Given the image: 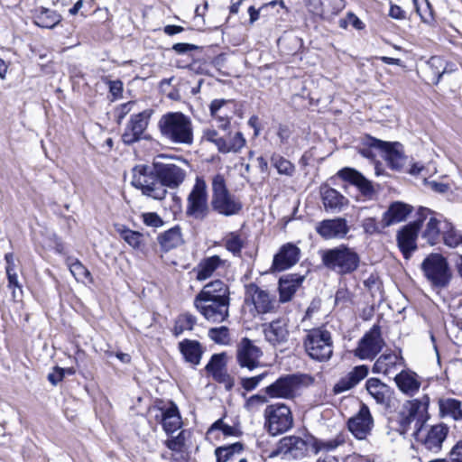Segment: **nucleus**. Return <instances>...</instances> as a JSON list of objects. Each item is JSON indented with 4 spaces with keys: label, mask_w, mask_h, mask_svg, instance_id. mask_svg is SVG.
<instances>
[{
    "label": "nucleus",
    "mask_w": 462,
    "mask_h": 462,
    "mask_svg": "<svg viewBox=\"0 0 462 462\" xmlns=\"http://www.w3.org/2000/svg\"><path fill=\"white\" fill-rule=\"evenodd\" d=\"M162 138L173 144L190 145L193 143V124L189 116L181 112H168L158 121Z\"/></svg>",
    "instance_id": "f257e3e1"
},
{
    "label": "nucleus",
    "mask_w": 462,
    "mask_h": 462,
    "mask_svg": "<svg viewBox=\"0 0 462 462\" xmlns=\"http://www.w3.org/2000/svg\"><path fill=\"white\" fill-rule=\"evenodd\" d=\"M320 256L323 265L339 275L354 273L360 263L358 254L353 248L344 245L324 250L320 253Z\"/></svg>",
    "instance_id": "f03ea898"
},
{
    "label": "nucleus",
    "mask_w": 462,
    "mask_h": 462,
    "mask_svg": "<svg viewBox=\"0 0 462 462\" xmlns=\"http://www.w3.org/2000/svg\"><path fill=\"white\" fill-rule=\"evenodd\" d=\"M211 207L217 214L225 217L238 215L243 208L242 201L229 192L221 174H217L212 180Z\"/></svg>",
    "instance_id": "7ed1b4c3"
},
{
    "label": "nucleus",
    "mask_w": 462,
    "mask_h": 462,
    "mask_svg": "<svg viewBox=\"0 0 462 462\" xmlns=\"http://www.w3.org/2000/svg\"><path fill=\"white\" fill-rule=\"evenodd\" d=\"M132 185L142 193L153 199H163L167 189L162 188L160 178L156 173L155 164L152 167L137 165L133 170Z\"/></svg>",
    "instance_id": "20e7f679"
},
{
    "label": "nucleus",
    "mask_w": 462,
    "mask_h": 462,
    "mask_svg": "<svg viewBox=\"0 0 462 462\" xmlns=\"http://www.w3.org/2000/svg\"><path fill=\"white\" fill-rule=\"evenodd\" d=\"M303 346L308 356L319 362L329 360L333 354L331 333L324 328L309 330L304 337Z\"/></svg>",
    "instance_id": "39448f33"
},
{
    "label": "nucleus",
    "mask_w": 462,
    "mask_h": 462,
    "mask_svg": "<svg viewBox=\"0 0 462 462\" xmlns=\"http://www.w3.org/2000/svg\"><path fill=\"white\" fill-rule=\"evenodd\" d=\"M421 270L434 288H446L451 280L452 274L445 257L439 254L428 255L421 263Z\"/></svg>",
    "instance_id": "423d86ee"
},
{
    "label": "nucleus",
    "mask_w": 462,
    "mask_h": 462,
    "mask_svg": "<svg viewBox=\"0 0 462 462\" xmlns=\"http://www.w3.org/2000/svg\"><path fill=\"white\" fill-rule=\"evenodd\" d=\"M208 186L202 177H197L187 197L186 215L196 220H203L209 214Z\"/></svg>",
    "instance_id": "0eeeda50"
},
{
    "label": "nucleus",
    "mask_w": 462,
    "mask_h": 462,
    "mask_svg": "<svg viewBox=\"0 0 462 462\" xmlns=\"http://www.w3.org/2000/svg\"><path fill=\"white\" fill-rule=\"evenodd\" d=\"M448 432L449 428L443 423L431 426L420 425L414 430L413 436L423 448L437 454L442 449Z\"/></svg>",
    "instance_id": "6e6552de"
},
{
    "label": "nucleus",
    "mask_w": 462,
    "mask_h": 462,
    "mask_svg": "<svg viewBox=\"0 0 462 462\" xmlns=\"http://www.w3.org/2000/svg\"><path fill=\"white\" fill-rule=\"evenodd\" d=\"M263 415L264 426L273 436L289 430L293 425L291 409L283 403L268 405Z\"/></svg>",
    "instance_id": "1a4fd4ad"
},
{
    "label": "nucleus",
    "mask_w": 462,
    "mask_h": 462,
    "mask_svg": "<svg viewBox=\"0 0 462 462\" xmlns=\"http://www.w3.org/2000/svg\"><path fill=\"white\" fill-rule=\"evenodd\" d=\"M418 218L415 222H419V229L426 221L425 226L421 232V237L429 245H435L442 237L443 224L448 222L446 218L427 208H420L417 212Z\"/></svg>",
    "instance_id": "9d476101"
},
{
    "label": "nucleus",
    "mask_w": 462,
    "mask_h": 462,
    "mask_svg": "<svg viewBox=\"0 0 462 462\" xmlns=\"http://www.w3.org/2000/svg\"><path fill=\"white\" fill-rule=\"evenodd\" d=\"M230 301L195 297L196 310L209 322L221 323L229 316Z\"/></svg>",
    "instance_id": "9b49d317"
},
{
    "label": "nucleus",
    "mask_w": 462,
    "mask_h": 462,
    "mask_svg": "<svg viewBox=\"0 0 462 462\" xmlns=\"http://www.w3.org/2000/svg\"><path fill=\"white\" fill-rule=\"evenodd\" d=\"M302 383L300 375L287 374L281 376L265 388V393L271 398L293 399Z\"/></svg>",
    "instance_id": "f8f14e48"
},
{
    "label": "nucleus",
    "mask_w": 462,
    "mask_h": 462,
    "mask_svg": "<svg viewBox=\"0 0 462 462\" xmlns=\"http://www.w3.org/2000/svg\"><path fill=\"white\" fill-rule=\"evenodd\" d=\"M428 409V399L426 401L412 400L404 407L400 417V425L403 431L413 427L416 430L420 425H424L425 414Z\"/></svg>",
    "instance_id": "ddd939ff"
},
{
    "label": "nucleus",
    "mask_w": 462,
    "mask_h": 462,
    "mask_svg": "<svg viewBox=\"0 0 462 462\" xmlns=\"http://www.w3.org/2000/svg\"><path fill=\"white\" fill-rule=\"evenodd\" d=\"M374 427V418L367 405L362 403L359 411L347 420V429L358 440L366 439Z\"/></svg>",
    "instance_id": "4468645a"
},
{
    "label": "nucleus",
    "mask_w": 462,
    "mask_h": 462,
    "mask_svg": "<svg viewBox=\"0 0 462 462\" xmlns=\"http://www.w3.org/2000/svg\"><path fill=\"white\" fill-rule=\"evenodd\" d=\"M152 113V109H145L131 116L121 136L125 144H133L143 138Z\"/></svg>",
    "instance_id": "2eb2a0df"
},
{
    "label": "nucleus",
    "mask_w": 462,
    "mask_h": 462,
    "mask_svg": "<svg viewBox=\"0 0 462 462\" xmlns=\"http://www.w3.org/2000/svg\"><path fill=\"white\" fill-rule=\"evenodd\" d=\"M308 450L306 440L298 436H287L281 439L277 447L269 454V457L282 456L285 459L303 457Z\"/></svg>",
    "instance_id": "dca6fc26"
},
{
    "label": "nucleus",
    "mask_w": 462,
    "mask_h": 462,
    "mask_svg": "<svg viewBox=\"0 0 462 462\" xmlns=\"http://www.w3.org/2000/svg\"><path fill=\"white\" fill-rule=\"evenodd\" d=\"M208 107L217 126L224 131L228 130L230 121L236 112V102L233 99L216 98L210 102Z\"/></svg>",
    "instance_id": "f3484780"
},
{
    "label": "nucleus",
    "mask_w": 462,
    "mask_h": 462,
    "mask_svg": "<svg viewBox=\"0 0 462 462\" xmlns=\"http://www.w3.org/2000/svg\"><path fill=\"white\" fill-rule=\"evenodd\" d=\"M383 345L380 328L374 325L360 340L355 355L360 359H374Z\"/></svg>",
    "instance_id": "a211bd4d"
},
{
    "label": "nucleus",
    "mask_w": 462,
    "mask_h": 462,
    "mask_svg": "<svg viewBox=\"0 0 462 462\" xmlns=\"http://www.w3.org/2000/svg\"><path fill=\"white\" fill-rule=\"evenodd\" d=\"M265 340L273 346L286 344L290 337L289 319L285 317L276 319L263 325Z\"/></svg>",
    "instance_id": "6ab92c4d"
},
{
    "label": "nucleus",
    "mask_w": 462,
    "mask_h": 462,
    "mask_svg": "<svg viewBox=\"0 0 462 462\" xmlns=\"http://www.w3.org/2000/svg\"><path fill=\"white\" fill-rule=\"evenodd\" d=\"M154 164L163 189H176L184 181L186 171L181 167L174 163L154 162Z\"/></svg>",
    "instance_id": "aec40b11"
},
{
    "label": "nucleus",
    "mask_w": 462,
    "mask_h": 462,
    "mask_svg": "<svg viewBox=\"0 0 462 462\" xmlns=\"http://www.w3.org/2000/svg\"><path fill=\"white\" fill-rule=\"evenodd\" d=\"M262 355V350L246 337L243 338L237 346V362L241 367H245L249 371L260 365L259 359Z\"/></svg>",
    "instance_id": "412c9836"
},
{
    "label": "nucleus",
    "mask_w": 462,
    "mask_h": 462,
    "mask_svg": "<svg viewBox=\"0 0 462 462\" xmlns=\"http://www.w3.org/2000/svg\"><path fill=\"white\" fill-rule=\"evenodd\" d=\"M245 300H251L256 312L259 314L272 312L275 308L274 297L254 283L246 287Z\"/></svg>",
    "instance_id": "4be33fe9"
},
{
    "label": "nucleus",
    "mask_w": 462,
    "mask_h": 462,
    "mask_svg": "<svg viewBox=\"0 0 462 462\" xmlns=\"http://www.w3.org/2000/svg\"><path fill=\"white\" fill-rule=\"evenodd\" d=\"M300 255V248L292 243H287L274 255L272 269L277 272L285 271L298 263Z\"/></svg>",
    "instance_id": "5701e85b"
},
{
    "label": "nucleus",
    "mask_w": 462,
    "mask_h": 462,
    "mask_svg": "<svg viewBox=\"0 0 462 462\" xmlns=\"http://www.w3.org/2000/svg\"><path fill=\"white\" fill-rule=\"evenodd\" d=\"M317 233L324 239L343 238L349 232L346 220L342 217L325 219L316 227Z\"/></svg>",
    "instance_id": "b1692460"
},
{
    "label": "nucleus",
    "mask_w": 462,
    "mask_h": 462,
    "mask_svg": "<svg viewBox=\"0 0 462 462\" xmlns=\"http://www.w3.org/2000/svg\"><path fill=\"white\" fill-rule=\"evenodd\" d=\"M419 232V222H412L403 226L397 234V243L405 258H409L416 250V238Z\"/></svg>",
    "instance_id": "393cba45"
},
{
    "label": "nucleus",
    "mask_w": 462,
    "mask_h": 462,
    "mask_svg": "<svg viewBox=\"0 0 462 462\" xmlns=\"http://www.w3.org/2000/svg\"><path fill=\"white\" fill-rule=\"evenodd\" d=\"M160 414L156 415V419L160 420L164 431L170 435L180 430L182 426L181 417L179 409L173 402L169 407L159 409Z\"/></svg>",
    "instance_id": "a878e982"
},
{
    "label": "nucleus",
    "mask_w": 462,
    "mask_h": 462,
    "mask_svg": "<svg viewBox=\"0 0 462 462\" xmlns=\"http://www.w3.org/2000/svg\"><path fill=\"white\" fill-rule=\"evenodd\" d=\"M368 374V366L361 365L355 366L346 376L342 377L333 388L335 394L346 392L357 385Z\"/></svg>",
    "instance_id": "bb28decb"
},
{
    "label": "nucleus",
    "mask_w": 462,
    "mask_h": 462,
    "mask_svg": "<svg viewBox=\"0 0 462 462\" xmlns=\"http://www.w3.org/2000/svg\"><path fill=\"white\" fill-rule=\"evenodd\" d=\"M412 210L411 206L401 201L392 203L388 209L383 213L382 217L383 227L390 226L392 225L406 220L407 217Z\"/></svg>",
    "instance_id": "cd10ccee"
},
{
    "label": "nucleus",
    "mask_w": 462,
    "mask_h": 462,
    "mask_svg": "<svg viewBox=\"0 0 462 462\" xmlns=\"http://www.w3.org/2000/svg\"><path fill=\"white\" fill-rule=\"evenodd\" d=\"M338 176L349 183L356 186L361 193L365 197H371L374 192L371 181H369L360 172L354 169L344 168L338 171Z\"/></svg>",
    "instance_id": "c85d7f7f"
},
{
    "label": "nucleus",
    "mask_w": 462,
    "mask_h": 462,
    "mask_svg": "<svg viewBox=\"0 0 462 462\" xmlns=\"http://www.w3.org/2000/svg\"><path fill=\"white\" fill-rule=\"evenodd\" d=\"M382 154L387 162V164L393 170H401L406 162L403 147L398 142H386V145L383 148Z\"/></svg>",
    "instance_id": "c756f323"
},
{
    "label": "nucleus",
    "mask_w": 462,
    "mask_h": 462,
    "mask_svg": "<svg viewBox=\"0 0 462 462\" xmlns=\"http://www.w3.org/2000/svg\"><path fill=\"white\" fill-rule=\"evenodd\" d=\"M365 387L378 404L389 406L393 392L387 384L377 378H369L365 383Z\"/></svg>",
    "instance_id": "7c9ffc66"
},
{
    "label": "nucleus",
    "mask_w": 462,
    "mask_h": 462,
    "mask_svg": "<svg viewBox=\"0 0 462 462\" xmlns=\"http://www.w3.org/2000/svg\"><path fill=\"white\" fill-rule=\"evenodd\" d=\"M403 364L402 356L395 353L383 354L375 361L373 366V372L390 375L397 371Z\"/></svg>",
    "instance_id": "2f4dec72"
},
{
    "label": "nucleus",
    "mask_w": 462,
    "mask_h": 462,
    "mask_svg": "<svg viewBox=\"0 0 462 462\" xmlns=\"http://www.w3.org/2000/svg\"><path fill=\"white\" fill-rule=\"evenodd\" d=\"M196 297L205 298L206 300L208 299H216L230 301L229 288L220 280H216L206 284Z\"/></svg>",
    "instance_id": "473e14b6"
},
{
    "label": "nucleus",
    "mask_w": 462,
    "mask_h": 462,
    "mask_svg": "<svg viewBox=\"0 0 462 462\" xmlns=\"http://www.w3.org/2000/svg\"><path fill=\"white\" fill-rule=\"evenodd\" d=\"M303 280L304 277L298 274H290L281 278L279 282L280 300L282 302L291 300Z\"/></svg>",
    "instance_id": "72a5a7b5"
},
{
    "label": "nucleus",
    "mask_w": 462,
    "mask_h": 462,
    "mask_svg": "<svg viewBox=\"0 0 462 462\" xmlns=\"http://www.w3.org/2000/svg\"><path fill=\"white\" fill-rule=\"evenodd\" d=\"M223 263L224 261L218 255L202 259L193 270L196 273V279L201 282L210 278Z\"/></svg>",
    "instance_id": "f704fd0d"
},
{
    "label": "nucleus",
    "mask_w": 462,
    "mask_h": 462,
    "mask_svg": "<svg viewBox=\"0 0 462 462\" xmlns=\"http://www.w3.org/2000/svg\"><path fill=\"white\" fill-rule=\"evenodd\" d=\"M398 388L407 395H414L420 387L418 375L411 371H402L395 375Z\"/></svg>",
    "instance_id": "c9c22d12"
},
{
    "label": "nucleus",
    "mask_w": 462,
    "mask_h": 462,
    "mask_svg": "<svg viewBox=\"0 0 462 462\" xmlns=\"http://www.w3.org/2000/svg\"><path fill=\"white\" fill-rule=\"evenodd\" d=\"M33 20L39 27L52 29L61 21V15L55 10L41 6L34 10Z\"/></svg>",
    "instance_id": "e433bc0d"
},
{
    "label": "nucleus",
    "mask_w": 462,
    "mask_h": 462,
    "mask_svg": "<svg viewBox=\"0 0 462 462\" xmlns=\"http://www.w3.org/2000/svg\"><path fill=\"white\" fill-rule=\"evenodd\" d=\"M5 273L8 280V288L13 290V298L18 300L21 298L23 291L19 283L18 276L15 272L14 257L12 253H7L5 255Z\"/></svg>",
    "instance_id": "4c0bfd02"
},
{
    "label": "nucleus",
    "mask_w": 462,
    "mask_h": 462,
    "mask_svg": "<svg viewBox=\"0 0 462 462\" xmlns=\"http://www.w3.org/2000/svg\"><path fill=\"white\" fill-rule=\"evenodd\" d=\"M384 145H386V142L365 135L358 146V152L365 158L374 160L377 155L376 152L382 153Z\"/></svg>",
    "instance_id": "58836bf2"
},
{
    "label": "nucleus",
    "mask_w": 462,
    "mask_h": 462,
    "mask_svg": "<svg viewBox=\"0 0 462 462\" xmlns=\"http://www.w3.org/2000/svg\"><path fill=\"white\" fill-rule=\"evenodd\" d=\"M158 242L162 249L168 252L183 244L181 230L179 226L170 228L158 236Z\"/></svg>",
    "instance_id": "ea45409f"
},
{
    "label": "nucleus",
    "mask_w": 462,
    "mask_h": 462,
    "mask_svg": "<svg viewBox=\"0 0 462 462\" xmlns=\"http://www.w3.org/2000/svg\"><path fill=\"white\" fill-rule=\"evenodd\" d=\"M179 348L185 360L192 365H199L202 356L200 344L196 340L184 339Z\"/></svg>",
    "instance_id": "a19ab883"
},
{
    "label": "nucleus",
    "mask_w": 462,
    "mask_h": 462,
    "mask_svg": "<svg viewBox=\"0 0 462 462\" xmlns=\"http://www.w3.org/2000/svg\"><path fill=\"white\" fill-rule=\"evenodd\" d=\"M322 201L325 209L332 211H340L347 203V199L332 188H328L322 191Z\"/></svg>",
    "instance_id": "79ce46f5"
},
{
    "label": "nucleus",
    "mask_w": 462,
    "mask_h": 462,
    "mask_svg": "<svg viewBox=\"0 0 462 462\" xmlns=\"http://www.w3.org/2000/svg\"><path fill=\"white\" fill-rule=\"evenodd\" d=\"M223 242L226 249L235 256H240L241 251L245 245V239L237 232L228 233L224 237Z\"/></svg>",
    "instance_id": "37998d69"
},
{
    "label": "nucleus",
    "mask_w": 462,
    "mask_h": 462,
    "mask_svg": "<svg viewBox=\"0 0 462 462\" xmlns=\"http://www.w3.org/2000/svg\"><path fill=\"white\" fill-rule=\"evenodd\" d=\"M442 239L446 245L457 247L462 244V233L457 230L450 222H444Z\"/></svg>",
    "instance_id": "c03bdc74"
},
{
    "label": "nucleus",
    "mask_w": 462,
    "mask_h": 462,
    "mask_svg": "<svg viewBox=\"0 0 462 462\" xmlns=\"http://www.w3.org/2000/svg\"><path fill=\"white\" fill-rule=\"evenodd\" d=\"M219 152L223 153L237 152L245 144V139L240 132L235 134L229 140L225 138L224 142H219Z\"/></svg>",
    "instance_id": "a18cd8bd"
},
{
    "label": "nucleus",
    "mask_w": 462,
    "mask_h": 462,
    "mask_svg": "<svg viewBox=\"0 0 462 462\" xmlns=\"http://www.w3.org/2000/svg\"><path fill=\"white\" fill-rule=\"evenodd\" d=\"M116 231L131 247L139 249L143 245V235L140 232L131 230L125 226L116 227Z\"/></svg>",
    "instance_id": "49530a36"
},
{
    "label": "nucleus",
    "mask_w": 462,
    "mask_h": 462,
    "mask_svg": "<svg viewBox=\"0 0 462 462\" xmlns=\"http://www.w3.org/2000/svg\"><path fill=\"white\" fill-rule=\"evenodd\" d=\"M271 163L277 170L279 174L292 176L295 171V166L287 159L278 153L271 156Z\"/></svg>",
    "instance_id": "de8ad7c7"
},
{
    "label": "nucleus",
    "mask_w": 462,
    "mask_h": 462,
    "mask_svg": "<svg viewBox=\"0 0 462 462\" xmlns=\"http://www.w3.org/2000/svg\"><path fill=\"white\" fill-rule=\"evenodd\" d=\"M243 450V445L236 442L232 445L218 447L215 450L217 462H228L235 454H238Z\"/></svg>",
    "instance_id": "09e8293b"
},
{
    "label": "nucleus",
    "mask_w": 462,
    "mask_h": 462,
    "mask_svg": "<svg viewBox=\"0 0 462 462\" xmlns=\"http://www.w3.org/2000/svg\"><path fill=\"white\" fill-rule=\"evenodd\" d=\"M68 265L71 274L77 281L84 282L86 280H92L89 271L79 260L73 259L70 261L69 259Z\"/></svg>",
    "instance_id": "8fccbe9b"
},
{
    "label": "nucleus",
    "mask_w": 462,
    "mask_h": 462,
    "mask_svg": "<svg viewBox=\"0 0 462 462\" xmlns=\"http://www.w3.org/2000/svg\"><path fill=\"white\" fill-rule=\"evenodd\" d=\"M208 337L219 345H229L231 341L229 329L225 326L210 328L208 330Z\"/></svg>",
    "instance_id": "3c124183"
},
{
    "label": "nucleus",
    "mask_w": 462,
    "mask_h": 462,
    "mask_svg": "<svg viewBox=\"0 0 462 462\" xmlns=\"http://www.w3.org/2000/svg\"><path fill=\"white\" fill-rule=\"evenodd\" d=\"M441 411L455 420L462 419L461 402L455 399H448L441 403Z\"/></svg>",
    "instance_id": "603ef678"
},
{
    "label": "nucleus",
    "mask_w": 462,
    "mask_h": 462,
    "mask_svg": "<svg viewBox=\"0 0 462 462\" xmlns=\"http://www.w3.org/2000/svg\"><path fill=\"white\" fill-rule=\"evenodd\" d=\"M189 436V431L181 430L177 437L167 439L165 445L172 452L186 450V440Z\"/></svg>",
    "instance_id": "864d4df0"
},
{
    "label": "nucleus",
    "mask_w": 462,
    "mask_h": 462,
    "mask_svg": "<svg viewBox=\"0 0 462 462\" xmlns=\"http://www.w3.org/2000/svg\"><path fill=\"white\" fill-rule=\"evenodd\" d=\"M428 65L431 69L432 74L435 76L433 83L438 85L442 78L441 71L445 65V60L439 56H433L429 60Z\"/></svg>",
    "instance_id": "5fc2aeb1"
},
{
    "label": "nucleus",
    "mask_w": 462,
    "mask_h": 462,
    "mask_svg": "<svg viewBox=\"0 0 462 462\" xmlns=\"http://www.w3.org/2000/svg\"><path fill=\"white\" fill-rule=\"evenodd\" d=\"M343 441L338 439H314L313 448L315 453H319L320 451H332L336 449Z\"/></svg>",
    "instance_id": "6e6d98bb"
},
{
    "label": "nucleus",
    "mask_w": 462,
    "mask_h": 462,
    "mask_svg": "<svg viewBox=\"0 0 462 462\" xmlns=\"http://www.w3.org/2000/svg\"><path fill=\"white\" fill-rule=\"evenodd\" d=\"M345 7L344 0H325L324 2V16L322 18H329L337 14Z\"/></svg>",
    "instance_id": "4d7b16f0"
},
{
    "label": "nucleus",
    "mask_w": 462,
    "mask_h": 462,
    "mask_svg": "<svg viewBox=\"0 0 462 462\" xmlns=\"http://www.w3.org/2000/svg\"><path fill=\"white\" fill-rule=\"evenodd\" d=\"M216 430H220L225 436H236L238 430L230 425L226 424L222 419L217 420L215 421L210 428L208 429L207 434L211 435Z\"/></svg>",
    "instance_id": "13d9d810"
},
{
    "label": "nucleus",
    "mask_w": 462,
    "mask_h": 462,
    "mask_svg": "<svg viewBox=\"0 0 462 462\" xmlns=\"http://www.w3.org/2000/svg\"><path fill=\"white\" fill-rule=\"evenodd\" d=\"M226 368L225 354H215L211 356L209 362L206 365V370L211 375L220 370Z\"/></svg>",
    "instance_id": "bf43d9fd"
},
{
    "label": "nucleus",
    "mask_w": 462,
    "mask_h": 462,
    "mask_svg": "<svg viewBox=\"0 0 462 462\" xmlns=\"http://www.w3.org/2000/svg\"><path fill=\"white\" fill-rule=\"evenodd\" d=\"M212 377L215 381L219 383L224 384L226 390L230 391L234 386V379L231 375L226 372V369L220 370L212 374Z\"/></svg>",
    "instance_id": "052dcab7"
},
{
    "label": "nucleus",
    "mask_w": 462,
    "mask_h": 462,
    "mask_svg": "<svg viewBox=\"0 0 462 462\" xmlns=\"http://www.w3.org/2000/svg\"><path fill=\"white\" fill-rule=\"evenodd\" d=\"M266 375L267 373L264 372L254 377L241 378V385L246 391H253L258 386V384L263 380V378Z\"/></svg>",
    "instance_id": "680f3d73"
},
{
    "label": "nucleus",
    "mask_w": 462,
    "mask_h": 462,
    "mask_svg": "<svg viewBox=\"0 0 462 462\" xmlns=\"http://www.w3.org/2000/svg\"><path fill=\"white\" fill-rule=\"evenodd\" d=\"M324 2L325 0H305L309 12L321 18L324 16Z\"/></svg>",
    "instance_id": "e2e57ef3"
},
{
    "label": "nucleus",
    "mask_w": 462,
    "mask_h": 462,
    "mask_svg": "<svg viewBox=\"0 0 462 462\" xmlns=\"http://www.w3.org/2000/svg\"><path fill=\"white\" fill-rule=\"evenodd\" d=\"M267 402L268 400L264 395L254 394L246 400L245 407L247 411H256Z\"/></svg>",
    "instance_id": "0e129e2a"
},
{
    "label": "nucleus",
    "mask_w": 462,
    "mask_h": 462,
    "mask_svg": "<svg viewBox=\"0 0 462 462\" xmlns=\"http://www.w3.org/2000/svg\"><path fill=\"white\" fill-rule=\"evenodd\" d=\"M142 219L143 223L148 226L156 228L163 225V220L162 219V217L157 213L154 212L143 213L142 215Z\"/></svg>",
    "instance_id": "69168bd1"
},
{
    "label": "nucleus",
    "mask_w": 462,
    "mask_h": 462,
    "mask_svg": "<svg viewBox=\"0 0 462 462\" xmlns=\"http://www.w3.org/2000/svg\"><path fill=\"white\" fill-rule=\"evenodd\" d=\"M202 138L208 142L214 143L219 151V142H224L225 137L218 136V133L215 129L208 128L203 131Z\"/></svg>",
    "instance_id": "338daca9"
},
{
    "label": "nucleus",
    "mask_w": 462,
    "mask_h": 462,
    "mask_svg": "<svg viewBox=\"0 0 462 462\" xmlns=\"http://www.w3.org/2000/svg\"><path fill=\"white\" fill-rule=\"evenodd\" d=\"M362 226L365 233L373 235L380 231L379 226L374 217H366L363 220Z\"/></svg>",
    "instance_id": "774afa93"
}]
</instances>
